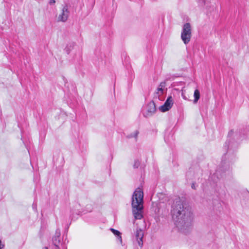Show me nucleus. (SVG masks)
<instances>
[{
    "mask_svg": "<svg viewBox=\"0 0 249 249\" xmlns=\"http://www.w3.org/2000/svg\"><path fill=\"white\" fill-rule=\"evenodd\" d=\"M42 249H48V248H47V247H43V248H42Z\"/></svg>",
    "mask_w": 249,
    "mask_h": 249,
    "instance_id": "aec40b11",
    "label": "nucleus"
},
{
    "mask_svg": "<svg viewBox=\"0 0 249 249\" xmlns=\"http://www.w3.org/2000/svg\"><path fill=\"white\" fill-rule=\"evenodd\" d=\"M182 98H183L184 99H185V100H186V99H187V98L185 97V96L183 95V93H182Z\"/></svg>",
    "mask_w": 249,
    "mask_h": 249,
    "instance_id": "6ab92c4d",
    "label": "nucleus"
},
{
    "mask_svg": "<svg viewBox=\"0 0 249 249\" xmlns=\"http://www.w3.org/2000/svg\"><path fill=\"white\" fill-rule=\"evenodd\" d=\"M110 231H112V232L117 236V239L119 240L120 243L121 244H122V243H123V241H122V237H121V232L116 230H115L114 229H112V228H111L110 229Z\"/></svg>",
    "mask_w": 249,
    "mask_h": 249,
    "instance_id": "9d476101",
    "label": "nucleus"
},
{
    "mask_svg": "<svg viewBox=\"0 0 249 249\" xmlns=\"http://www.w3.org/2000/svg\"><path fill=\"white\" fill-rule=\"evenodd\" d=\"M55 3V0H50V2H49L50 4H51V5H53Z\"/></svg>",
    "mask_w": 249,
    "mask_h": 249,
    "instance_id": "4468645a",
    "label": "nucleus"
},
{
    "mask_svg": "<svg viewBox=\"0 0 249 249\" xmlns=\"http://www.w3.org/2000/svg\"><path fill=\"white\" fill-rule=\"evenodd\" d=\"M73 47V44H70L68 45L65 49V51L66 52V53L67 54L70 53L71 50L72 49Z\"/></svg>",
    "mask_w": 249,
    "mask_h": 249,
    "instance_id": "f8f14e48",
    "label": "nucleus"
},
{
    "mask_svg": "<svg viewBox=\"0 0 249 249\" xmlns=\"http://www.w3.org/2000/svg\"><path fill=\"white\" fill-rule=\"evenodd\" d=\"M198 2L199 4L201 6L205 5L206 2L205 0H198Z\"/></svg>",
    "mask_w": 249,
    "mask_h": 249,
    "instance_id": "ddd939ff",
    "label": "nucleus"
},
{
    "mask_svg": "<svg viewBox=\"0 0 249 249\" xmlns=\"http://www.w3.org/2000/svg\"><path fill=\"white\" fill-rule=\"evenodd\" d=\"M69 15V11L68 10V6L67 4L64 5L61 11L58 16V21L65 22L67 20Z\"/></svg>",
    "mask_w": 249,
    "mask_h": 249,
    "instance_id": "20e7f679",
    "label": "nucleus"
},
{
    "mask_svg": "<svg viewBox=\"0 0 249 249\" xmlns=\"http://www.w3.org/2000/svg\"><path fill=\"white\" fill-rule=\"evenodd\" d=\"M138 135V132L137 131H136L134 133L133 137L136 138L137 137Z\"/></svg>",
    "mask_w": 249,
    "mask_h": 249,
    "instance_id": "2eb2a0df",
    "label": "nucleus"
},
{
    "mask_svg": "<svg viewBox=\"0 0 249 249\" xmlns=\"http://www.w3.org/2000/svg\"><path fill=\"white\" fill-rule=\"evenodd\" d=\"M4 247V245L1 244V241L0 240V249H2Z\"/></svg>",
    "mask_w": 249,
    "mask_h": 249,
    "instance_id": "dca6fc26",
    "label": "nucleus"
},
{
    "mask_svg": "<svg viewBox=\"0 0 249 249\" xmlns=\"http://www.w3.org/2000/svg\"><path fill=\"white\" fill-rule=\"evenodd\" d=\"M131 206L135 219H142L143 217V192L141 188H137L134 192L131 198Z\"/></svg>",
    "mask_w": 249,
    "mask_h": 249,
    "instance_id": "f03ea898",
    "label": "nucleus"
},
{
    "mask_svg": "<svg viewBox=\"0 0 249 249\" xmlns=\"http://www.w3.org/2000/svg\"><path fill=\"white\" fill-rule=\"evenodd\" d=\"M156 111V106L154 102H150L146 107V111L143 113L144 116L148 117L152 116Z\"/></svg>",
    "mask_w": 249,
    "mask_h": 249,
    "instance_id": "39448f33",
    "label": "nucleus"
},
{
    "mask_svg": "<svg viewBox=\"0 0 249 249\" xmlns=\"http://www.w3.org/2000/svg\"><path fill=\"white\" fill-rule=\"evenodd\" d=\"M173 105V100L171 96L168 97L164 104L159 107L161 112H166L169 110Z\"/></svg>",
    "mask_w": 249,
    "mask_h": 249,
    "instance_id": "423d86ee",
    "label": "nucleus"
},
{
    "mask_svg": "<svg viewBox=\"0 0 249 249\" xmlns=\"http://www.w3.org/2000/svg\"><path fill=\"white\" fill-rule=\"evenodd\" d=\"M192 188L193 189H196L195 185V184H194V183H193V184H192Z\"/></svg>",
    "mask_w": 249,
    "mask_h": 249,
    "instance_id": "a211bd4d",
    "label": "nucleus"
},
{
    "mask_svg": "<svg viewBox=\"0 0 249 249\" xmlns=\"http://www.w3.org/2000/svg\"><path fill=\"white\" fill-rule=\"evenodd\" d=\"M143 236V231L140 229H137L136 231L135 238L137 241L138 245L142 247V238Z\"/></svg>",
    "mask_w": 249,
    "mask_h": 249,
    "instance_id": "0eeeda50",
    "label": "nucleus"
},
{
    "mask_svg": "<svg viewBox=\"0 0 249 249\" xmlns=\"http://www.w3.org/2000/svg\"><path fill=\"white\" fill-rule=\"evenodd\" d=\"M192 36V29L189 23H185L182 28L181 38L185 44H188Z\"/></svg>",
    "mask_w": 249,
    "mask_h": 249,
    "instance_id": "7ed1b4c3",
    "label": "nucleus"
},
{
    "mask_svg": "<svg viewBox=\"0 0 249 249\" xmlns=\"http://www.w3.org/2000/svg\"><path fill=\"white\" fill-rule=\"evenodd\" d=\"M194 103H196L200 98V92L198 89H196L194 92Z\"/></svg>",
    "mask_w": 249,
    "mask_h": 249,
    "instance_id": "9b49d317",
    "label": "nucleus"
},
{
    "mask_svg": "<svg viewBox=\"0 0 249 249\" xmlns=\"http://www.w3.org/2000/svg\"><path fill=\"white\" fill-rule=\"evenodd\" d=\"M171 214L173 221L180 231H184L191 225L193 219L191 209L180 198L174 201Z\"/></svg>",
    "mask_w": 249,
    "mask_h": 249,
    "instance_id": "f257e3e1",
    "label": "nucleus"
},
{
    "mask_svg": "<svg viewBox=\"0 0 249 249\" xmlns=\"http://www.w3.org/2000/svg\"><path fill=\"white\" fill-rule=\"evenodd\" d=\"M139 162H136L134 165L135 166H137V167L139 166Z\"/></svg>",
    "mask_w": 249,
    "mask_h": 249,
    "instance_id": "f3484780",
    "label": "nucleus"
},
{
    "mask_svg": "<svg viewBox=\"0 0 249 249\" xmlns=\"http://www.w3.org/2000/svg\"><path fill=\"white\" fill-rule=\"evenodd\" d=\"M165 86V82H162L160 83L155 92V94L157 96L160 97V95H162Z\"/></svg>",
    "mask_w": 249,
    "mask_h": 249,
    "instance_id": "1a4fd4ad",
    "label": "nucleus"
},
{
    "mask_svg": "<svg viewBox=\"0 0 249 249\" xmlns=\"http://www.w3.org/2000/svg\"><path fill=\"white\" fill-rule=\"evenodd\" d=\"M60 231L57 230L56 231V235L53 238V245L57 249H60L59 244H60Z\"/></svg>",
    "mask_w": 249,
    "mask_h": 249,
    "instance_id": "6e6552de",
    "label": "nucleus"
}]
</instances>
